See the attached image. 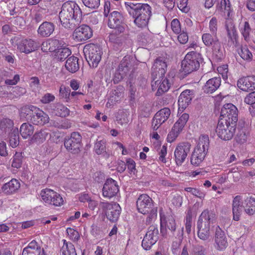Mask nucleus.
<instances>
[{"label": "nucleus", "instance_id": "27", "mask_svg": "<svg viewBox=\"0 0 255 255\" xmlns=\"http://www.w3.org/2000/svg\"><path fill=\"white\" fill-rule=\"evenodd\" d=\"M36 108V107L32 105H26L22 107L19 110L20 119L31 122V119L35 113Z\"/></svg>", "mask_w": 255, "mask_h": 255}, {"label": "nucleus", "instance_id": "55", "mask_svg": "<svg viewBox=\"0 0 255 255\" xmlns=\"http://www.w3.org/2000/svg\"><path fill=\"white\" fill-rule=\"evenodd\" d=\"M171 114V111L168 108H164L160 109V126L167 120Z\"/></svg>", "mask_w": 255, "mask_h": 255}, {"label": "nucleus", "instance_id": "9", "mask_svg": "<svg viewBox=\"0 0 255 255\" xmlns=\"http://www.w3.org/2000/svg\"><path fill=\"white\" fill-rule=\"evenodd\" d=\"M236 126L235 125L228 124L223 121H219L216 132L221 139L228 140L232 139L235 134Z\"/></svg>", "mask_w": 255, "mask_h": 255}, {"label": "nucleus", "instance_id": "40", "mask_svg": "<svg viewBox=\"0 0 255 255\" xmlns=\"http://www.w3.org/2000/svg\"><path fill=\"white\" fill-rule=\"evenodd\" d=\"M71 54V50L65 46L60 47L55 53V58L60 61H63Z\"/></svg>", "mask_w": 255, "mask_h": 255}, {"label": "nucleus", "instance_id": "30", "mask_svg": "<svg viewBox=\"0 0 255 255\" xmlns=\"http://www.w3.org/2000/svg\"><path fill=\"white\" fill-rule=\"evenodd\" d=\"M13 127V123L12 120L9 119H3L1 121L0 124V131L1 132L0 134L2 138L6 137L7 133L11 131Z\"/></svg>", "mask_w": 255, "mask_h": 255}, {"label": "nucleus", "instance_id": "64", "mask_svg": "<svg viewBox=\"0 0 255 255\" xmlns=\"http://www.w3.org/2000/svg\"><path fill=\"white\" fill-rule=\"evenodd\" d=\"M55 97L51 94L46 93L41 99L40 101L43 104H48L54 100Z\"/></svg>", "mask_w": 255, "mask_h": 255}, {"label": "nucleus", "instance_id": "29", "mask_svg": "<svg viewBox=\"0 0 255 255\" xmlns=\"http://www.w3.org/2000/svg\"><path fill=\"white\" fill-rule=\"evenodd\" d=\"M20 187V183L15 179H12L1 187V190L5 194L10 195L15 193Z\"/></svg>", "mask_w": 255, "mask_h": 255}, {"label": "nucleus", "instance_id": "43", "mask_svg": "<svg viewBox=\"0 0 255 255\" xmlns=\"http://www.w3.org/2000/svg\"><path fill=\"white\" fill-rule=\"evenodd\" d=\"M226 29L229 39L233 41L236 40L237 36L235 25L232 21L229 20L226 22Z\"/></svg>", "mask_w": 255, "mask_h": 255}, {"label": "nucleus", "instance_id": "5", "mask_svg": "<svg viewBox=\"0 0 255 255\" xmlns=\"http://www.w3.org/2000/svg\"><path fill=\"white\" fill-rule=\"evenodd\" d=\"M201 61V55L200 53L195 51L189 52L181 62L182 72L187 75L196 71L199 69Z\"/></svg>", "mask_w": 255, "mask_h": 255}, {"label": "nucleus", "instance_id": "12", "mask_svg": "<svg viewBox=\"0 0 255 255\" xmlns=\"http://www.w3.org/2000/svg\"><path fill=\"white\" fill-rule=\"evenodd\" d=\"M81 141V135L77 132H73L71 133L70 137L65 139L64 145L69 152L76 154L80 151Z\"/></svg>", "mask_w": 255, "mask_h": 255}, {"label": "nucleus", "instance_id": "51", "mask_svg": "<svg viewBox=\"0 0 255 255\" xmlns=\"http://www.w3.org/2000/svg\"><path fill=\"white\" fill-rule=\"evenodd\" d=\"M23 156L21 152H16L13 157L11 166L13 167L19 168L21 167Z\"/></svg>", "mask_w": 255, "mask_h": 255}, {"label": "nucleus", "instance_id": "18", "mask_svg": "<svg viewBox=\"0 0 255 255\" xmlns=\"http://www.w3.org/2000/svg\"><path fill=\"white\" fill-rule=\"evenodd\" d=\"M227 239L224 232L219 227L216 228L215 236V247L220 251L225 250L228 246Z\"/></svg>", "mask_w": 255, "mask_h": 255}, {"label": "nucleus", "instance_id": "63", "mask_svg": "<svg viewBox=\"0 0 255 255\" xmlns=\"http://www.w3.org/2000/svg\"><path fill=\"white\" fill-rule=\"evenodd\" d=\"M209 28L212 33L217 34V20L216 18L213 17L209 22Z\"/></svg>", "mask_w": 255, "mask_h": 255}, {"label": "nucleus", "instance_id": "3", "mask_svg": "<svg viewBox=\"0 0 255 255\" xmlns=\"http://www.w3.org/2000/svg\"><path fill=\"white\" fill-rule=\"evenodd\" d=\"M216 215L212 211L205 210L200 216L198 222V236L203 241H206L210 237V226L216 222Z\"/></svg>", "mask_w": 255, "mask_h": 255}, {"label": "nucleus", "instance_id": "20", "mask_svg": "<svg viewBox=\"0 0 255 255\" xmlns=\"http://www.w3.org/2000/svg\"><path fill=\"white\" fill-rule=\"evenodd\" d=\"M237 86L244 91H252L255 89V76L243 77L239 79Z\"/></svg>", "mask_w": 255, "mask_h": 255}, {"label": "nucleus", "instance_id": "7", "mask_svg": "<svg viewBox=\"0 0 255 255\" xmlns=\"http://www.w3.org/2000/svg\"><path fill=\"white\" fill-rule=\"evenodd\" d=\"M83 51L89 66L92 68L97 67L103 54L101 48L94 44H90L85 46Z\"/></svg>", "mask_w": 255, "mask_h": 255}, {"label": "nucleus", "instance_id": "41", "mask_svg": "<svg viewBox=\"0 0 255 255\" xmlns=\"http://www.w3.org/2000/svg\"><path fill=\"white\" fill-rule=\"evenodd\" d=\"M64 244L61 249L62 255H77L74 246L70 242L63 240Z\"/></svg>", "mask_w": 255, "mask_h": 255}, {"label": "nucleus", "instance_id": "36", "mask_svg": "<svg viewBox=\"0 0 255 255\" xmlns=\"http://www.w3.org/2000/svg\"><path fill=\"white\" fill-rule=\"evenodd\" d=\"M7 136L9 138V145L12 147H15L19 145V136L18 128H12L11 132L7 133Z\"/></svg>", "mask_w": 255, "mask_h": 255}, {"label": "nucleus", "instance_id": "14", "mask_svg": "<svg viewBox=\"0 0 255 255\" xmlns=\"http://www.w3.org/2000/svg\"><path fill=\"white\" fill-rule=\"evenodd\" d=\"M191 144L188 142L179 143L174 151V156L177 165H181L185 161L188 154L190 152Z\"/></svg>", "mask_w": 255, "mask_h": 255}, {"label": "nucleus", "instance_id": "57", "mask_svg": "<svg viewBox=\"0 0 255 255\" xmlns=\"http://www.w3.org/2000/svg\"><path fill=\"white\" fill-rule=\"evenodd\" d=\"M66 231L68 236L71 240L75 242L79 240L80 238V235L78 232L70 228H67Z\"/></svg>", "mask_w": 255, "mask_h": 255}, {"label": "nucleus", "instance_id": "6", "mask_svg": "<svg viewBox=\"0 0 255 255\" xmlns=\"http://www.w3.org/2000/svg\"><path fill=\"white\" fill-rule=\"evenodd\" d=\"M108 26L114 29V33L111 34L109 37L112 41L115 40L116 34L123 33L125 30L126 24L124 22V17L118 11L112 12L109 17Z\"/></svg>", "mask_w": 255, "mask_h": 255}, {"label": "nucleus", "instance_id": "32", "mask_svg": "<svg viewBox=\"0 0 255 255\" xmlns=\"http://www.w3.org/2000/svg\"><path fill=\"white\" fill-rule=\"evenodd\" d=\"M66 69L71 73H75L79 69L78 59L74 56L68 58L65 63Z\"/></svg>", "mask_w": 255, "mask_h": 255}, {"label": "nucleus", "instance_id": "62", "mask_svg": "<svg viewBox=\"0 0 255 255\" xmlns=\"http://www.w3.org/2000/svg\"><path fill=\"white\" fill-rule=\"evenodd\" d=\"M55 127L60 129H68L71 128V124L67 120H64L60 123H56Z\"/></svg>", "mask_w": 255, "mask_h": 255}, {"label": "nucleus", "instance_id": "1", "mask_svg": "<svg viewBox=\"0 0 255 255\" xmlns=\"http://www.w3.org/2000/svg\"><path fill=\"white\" fill-rule=\"evenodd\" d=\"M59 17L64 27L73 29L81 21L82 11L76 2L67 1L63 4Z\"/></svg>", "mask_w": 255, "mask_h": 255}, {"label": "nucleus", "instance_id": "58", "mask_svg": "<svg viewBox=\"0 0 255 255\" xmlns=\"http://www.w3.org/2000/svg\"><path fill=\"white\" fill-rule=\"evenodd\" d=\"M171 26L172 31L176 34H179L181 31V28L180 21L175 18L172 20Z\"/></svg>", "mask_w": 255, "mask_h": 255}, {"label": "nucleus", "instance_id": "54", "mask_svg": "<svg viewBox=\"0 0 255 255\" xmlns=\"http://www.w3.org/2000/svg\"><path fill=\"white\" fill-rule=\"evenodd\" d=\"M83 4L91 9L97 8L100 4V0H82Z\"/></svg>", "mask_w": 255, "mask_h": 255}, {"label": "nucleus", "instance_id": "37", "mask_svg": "<svg viewBox=\"0 0 255 255\" xmlns=\"http://www.w3.org/2000/svg\"><path fill=\"white\" fill-rule=\"evenodd\" d=\"M34 127L29 123H23L20 128L19 132L23 138L31 136L34 132Z\"/></svg>", "mask_w": 255, "mask_h": 255}, {"label": "nucleus", "instance_id": "59", "mask_svg": "<svg viewBox=\"0 0 255 255\" xmlns=\"http://www.w3.org/2000/svg\"><path fill=\"white\" fill-rule=\"evenodd\" d=\"M235 139L237 142L242 144L246 141L247 135H246L245 131L243 130H240L238 132Z\"/></svg>", "mask_w": 255, "mask_h": 255}, {"label": "nucleus", "instance_id": "10", "mask_svg": "<svg viewBox=\"0 0 255 255\" xmlns=\"http://www.w3.org/2000/svg\"><path fill=\"white\" fill-rule=\"evenodd\" d=\"M40 196L42 200L48 204L54 206H60L63 204L64 200L60 194L50 189L41 190Z\"/></svg>", "mask_w": 255, "mask_h": 255}, {"label": "nucleus", "instance_id": "4", "mask_svg": "<svg viewBox=\"0 0 255 255\" xmlns=\"http://www.w3.org/2000/svg\"><path fill=\"white\" fill-rule=\"evenodd\" d=\"M209 139L208 135L200 137L198 143L194 148L190 158L191 163L198 166L204 159L208 151Z\"/></svg>", "mask_w": 255, "mask_h": 255}, {"label": "nucleus", "instance_id": "17", "mask_svg": "<svg viewBox=\"0 0 255 255\" xmlns=\"http://www.w3.org/2000/svg\"><path fill=\"white\" fill-rule=\"evenodd\" d=\"M119 191V188L117 181L112 178L108 179L103 188V195L111 198L116 196Z\"/></svg>", "mask_w": 255, "mask_h": 255}, {"label": "nucleus", "instance_id": "31", "mask_svg": "<svg viewBox=\"0 0 255 255\" xmlns=\"http://www.w3.org/2000/svg\"><path fill=\"white\" fill-rule=\"evenodd\" d=\"M202 39L204 44L208 47H213L220 43L217 34L215 33H204L202 35Z\"/></svg>", "mask_w": 255, "mask_h": 255}, {"label": "nucleus", "instance_id": "21", "mask_svg": "<svg viewBox=\"0 0 255 255\" xmlns=\"http://www.w3.org/2000/svg\"><path fill=\"white\" fill-rule=\"evenodd\" d=\"M194 97V91L185 90L183 91L179 97V109L184 110L191 103Z\"/></svg>", "mask_w": 255, "mask_h": 255}, {"label": "nucleus", "instance_id": "35", "mask_svg": "<svg viewBox=\"0 0 255 255\" xmlns=\"http://www.w3.org/2000/svg\"><path fill=\"white\" fill-rule=\"evenodd\" d=\"M129 62L127 58H124L121 61L116 75H118V79H122L129 71Z\"/></svg>", "mask_w": 255, "mask_h": 255}, {"label": "nucleus", "instance_id": "26", "mask_svg": "<svg viewBox=\"0 0 255 255\" xmlns=\"http://www.w3.org/2000/svg\"><path fill=\"white\" fill-rule=\"evenodd\" d=\"M55 25L53 23L45 21L40 25L37 32L41 37H47L53 33Z\"/></svg>", "mask_w": 255, "mask_h": 255}, {"label": "nucleus", "instance_id": "49", "mask_svg": "<svg viewBox=\"0 0 255 255\" xmlns=\"http://www.w3.org/2000/svg\"><path fill=\"white\" fill-rule=\"evenodd\" d=\"M160 56V73L164 74L167 70V65L170 62L169 55L166 53H162Z\"/></svg>", "mask_w": 255, "mask_h": 255}, {"label": "nucleus", "instance_id": "52", "mask_svg": "<svg viewBox=\"0 0 255 255\" xmlns=\"http://www.w3.org/2000/svg\"><path fill=\"white\" fill-rule=\"evenodd\" d=\"M244 102L251 105L250 110L255 112V91L249 94L245 98Z\"/></svg>", "mask_w": 255, "mask_h": 255}, {"label": "nucleus", "instance_id": "48", "mask_svg": "<svg viewBox=\"0 0 255 255\" xmlns=\"http://www.w3.org/2000/svg\"><path fill=\"white\" fill-rule=\"evenodd\" d=\"M238 54L245 60L251 61L253 59V54L246 46H242L238 50Z\"/></svg>", "mask_w": 255, "mask_h": 255}, {"label": "nucleus", "instance_id": "24", "mask_svg": "<svg viewBox=\"0 0 255 255\" xmlns=\"http://www.w3.org/2000/svg\"><path fill=\"white\" fill-rule=\"evenodd\" d=\"M49 120V116L47 114L37 108L35 113H34L33 117L31 119V122L34 125H44L48 123Z\"/></svg>", "mask_w": 255, "mask_h": 255}, {"label": "nucleus", "instance_id": "46", "mask_svg": "<svg viewBox=\"0 0 255 255\" xmlns=\"http://www.w3.org/2000/svg\"><path fill=\"white\" fill-rule=\"evenodd\" d=\"M26 93L25 89L18 86L13 87L11 91L5 94L6 96L10 99L18 98Z\"/></svg>", "mask_w": 255, "mask_h": 255}, {"label": "nucleus", "instance_id": "8", "mask_svg": "<svg viewBox=\"0 0 255 255\" xmlns=\"http://www.w3.org/2000/svg\"><path fill=\"white\" fill-rule=\"evenodd\" d=\"M238 116V111L236 107L231 103L226 104L221 109L219 121L237 126Z\"/></svg>", "mask_w": 255, "mask_h": 255}, {"label": "nucleus", "instance_id": "56", "mask_svg": "<svg viewBox=\"0 0 255 255\" xmlns=\"http://www.w3.org/2000/svg\"><path fill=\"white\" fill-rule=\"evenodd\" d=\"M242 34L244 37V39L248 41L249 39L251 28L250 27L249 23L246 21L244 23V27L241 29Z\"/></svg>", "mask_w": 255, "mask_h": 255}, {"label": "nucleus", "instance_id": "44", "mask_svg": "<svg viewBox=\"0 0 255 255\" xmlns=\"http://www.w3.org/2000/svg\"><path fill=\"white\" fill-rule=\"evenodd\" d=\"M106 140L98 138L94 144V150L98 155L106 153Z\"/></svg>", "mask_w": 255, "mask_h": 255}, {"label": "nucleus", "instance_id": "50", "mask_svg": "<svg viewBox=\"0 0 255 255\" xmlns=\"http://www.w3.org/2000/svg\"><path fill=\"white\" fill-rule=\"evenodd\" d=\"M213 54L217 61H221L224 58V50L221 48L220 42L212 47Z\"/></svg>", "mask_w": 255, "mask_h": 255}, {"label": "nucleus", "instance_id": "45", "mask_svg": "<svg viewBox=\"0 0 255 255\" xmlns=\"http://www.w3.org/2000/svg\"><path fill=\"white\" fill-rule=\"evenodd\" d=\"M246 205L244 206L246 212L250 215H253L255 213V199L250 197L245 200Z\"/></svg>", "mask_w": 255, "mask_h": 255}, {"label": "nucleus", "instance_id": "25", "mask_svg": "<svg viewBox=\"0 0 255 255\" xmlns=\"http://www.w3.org/2000/svg\"><path fill=\"white\" fill-rule=\"evenodd\" d=\"M221 79L220 77H214L208 80L203 87L204 93L211 94L217 90L221 85Z\"/></svg>", "mask_w": 255, "mask_h": 255}, {"label": "nucleus", "instance_id": "33", "mask_svg": "<svg viewBox=\"0 0 255 255\" xmlns=\"http://www.w3.org/2000/svg\"><path fill=\"white\" fill-rule=\"evenodd\" d=\"M240 197L236 196L233 201L232 204V210L233 214V219L235 221H239L242 212V206L240 203Z\"/></svg>", "mask_w": 255, "mask_h": 255}, {"label": "nucleus", "instance_id": "34", "mask_svg": "<svg viewBox=\"0 0 255 255\" xmlns=\"http://www.w3.org/2000/svg\"><path fill=\"white\" fill-rule=\"evenodd\" d=\"M160 226L168 228L171 231H174L176 229L175 222L171 216L165 217L162 215L160 213Z\"/></svg>", "mask_w": 255, "mask_h": 255}, {"label": "nucleus", "instance_id": "61", "mask_svg": "<svg viewBox=\"0 0 255 255\" xmlns=\"http://www.w3.org/2000/svg\"><path fill=\"white\" fill-rule=\"evenodd\" d=\"M206 249L202 246H196L193 250V255H206Z\"/></svg>", "mask_w": 255, "mask_h": 255}, {"label": "nucleus", "instance_id": "22", "mask_svg": "<svg viewBox=\"0 0 255 255\" xmlns=\"http://www.w3.org/2000/svg\"><path fill=\"white\" fill-rule=\"evenodd\" d=\"M17 45V49L20 52L26 53L35 50L37 47L35 41L31 39H22Z\"/></svg>", "mask_w": 255, "mask_h": 255}, {"label": "nucleus", "instance_id": "2", "mask_svg": "<svg viewBox=\"0 0 255 255\" xmlns=\"http://www.w3.org/2000/svg\"><path fill=\"white\" fill-rule=\"evenodd\" d=\"M125 6L130 15L134 18V23L139 27H145L151 15L150 6L146 3L126 2Z\"/></svg>", "mask_w": 255, "mask_h": 255}, {"label": "nucleus", "instance_id": "13", "mask_svg": "<svg viewBox=\"0 0 255 255\" xmlns=\"http://www.w3.org/2000/svg\"><path fill=\"white\" fill-rule=\"evenodd\" d=\"M158 239L159 232L157 227L154 226H150L142 240V246L145 250H149L150 247L155 244Z\"/></svg>", "mask_w": 255, "mask_h": 255}, {"label": "nucleus", "instance_id": "39", "mask_svg": "<svg viewBox=\"0 0 255 255\" xmlns=\"http://www.w3.org/2000/svg\"><path fill=\"white\" fill-rule=\"evenodd\" d=\"M231 10V3L229 0H221L220 3L217 5V11L221 15L230 14Z\"/></svg>", "mask_w": 255, "mask_h": 255}, {"label": "nucleus", "instance_id": "60", "mask_svg": "<svg viewBox=\"0 0 255 255\" xmlns=\"http://www.w3.org/2000/svg\"><path fill=\"white\" fill-rule=\"evenodd\" d=\"M171 83L169 81V79L167 77L165 78L162 80V83L160 84V90L163 92H166L168 91L171 87Z\"/></svg>", "mask_w": 255, "mask_h": 255}, {"label": "nucleus", "instance_id": "47", "mask_svg": "<svg viewBox=\"0 0 255 255\" xmlns=\"http://www.w3.org/2000/svg\"><path fill=\"white\" fill-rule=\"evenodd\" d=\"M53 110L55 114L59 117H65L69 114V109L64 105L60 103L55 104Z\"/></svg>", "mask_w": 255, "mask_h": 255}, {"label": "nucleus", "instance_id": "42", "mask_svg": "<svg viewBox=\"0 0 255 255\" xmlns=\"http://www.w3.org/2000/svg\"><path fill=\"white\" fill-rule=\"evenodd\" d=\"M189 119V115L187 114H183L174 124L172 129L175 130L179 133L183 129L187 122Z\"/></svg>", "mask_w": 255, "mask_h": 255}, {"label": "nucleus", "instance_id": "11", "mask_svg": "<svg viewBox=\"0 0 255 255\" xmlns=\"http://www.w3.org/2000/svg\"><path fill=\"white\" fill-rule=\"evenodd\" d=\"M100 206L105 212L107 219L110 221L115 222L118 220L121 208L118 203L101 202Z\"/></svg>", "mask_w": 255, "mask_h": 255}, {"label": "nucleus", "instance_id": "16", "mask_svg": "<svg viewBox=\"0 0 255 255\" xmlns=\"http://www.w3.org/2000/svg\"><path fill=\"white\" fill-rule=\"evenodd\" d=\"M137 209L142 214L149 213L153 206L151 198L146 194H141L136 201Z\"/></svg>", "mask_w": 255, "mask_h": 255}, {"label": "nucleus", "instance_id": "28", "mask_svg": "<svg viewBox=\"0 0 255 255\" xmlns=\"http://www.w3.org/2000/svg\"><path fill=\"white\" fill-rule=\"evenodd\" d=\"M158 58H157L151 68V76L152 81H151V86L152 91L157 90L156 95H157L159 92V83H158V79H157V74L159 73V69L158 68Z\"/></svg>", "mask_w": 255, "mask_h": 255}, {"label": "nucleus", "instance_id": "38", "mask_svg": "<svg viewBox=\"0 0 255 255\" xmlns=\"http://www.w3.org/2000/svg\"><path fill=\"white\" fill-rule=\"evenodd\" d=\"M49 135V133L47 129H41L34 134L32 140L37 143H41L46 139Z\"/></svg>", "mask_w": 255, "mask_h": 255}, {"label": "nucleus", "instance_id": "15", "mask_svg": "<svg viewBox=\"0 0 255 255\" xmlns=\"http://www.w3.org/2000/svg\"><path fill=\"white\" fill-rule=\"evenodd\" d=\"M93 35V31L90 27L87 25H81L74 31L73 38L78 42L85 41L90 38Z\"/></svg>", "mask_w": 255, "mask_h": 255}, {"label": "nucleus", "instance_id": "53", "mask_svg": "<svg viewBox=\"0 0 255 255\" xmlns=\"http://www.w3.org/2000/svg\"><path fill=\"white\" fill-rule=\"evenodd\" d=\"M184 190L200 199H204L205 196V194L204 192L196 188L187 187Z\"/></svg>", "mask_w": 255, "mask_h": 255}, {"label": "nucleus", "instance_id": "19", "mask_svg": "<svg viewBox=\"0 0 255 255\" xmlns=\"http://www.w3.org/2000/svg\"><path fill=\"white\" fill-rule=\"evenodd\" d=\"M64 42L62 40H59L56 39H49L43 42L41 45V49L44 52H56L60 47H63Z\"/></svg>", "mask_w": 255, "mask_h": 255}, {"label": "nucleus", "instance_id": "23", "mask_svg": "<svg viewBox=\"0 0 255 255\" xmlns=\"http://www.w3.org/2000/svg\"><path fill=\"white\" fill-rule=\"evenodd\" d=\"M42 250L40 246L35 240L30 242L22 251L21 255H41Z\"/></svg>", "mask_w": 255, "mask_h": 255}]
</instances>
